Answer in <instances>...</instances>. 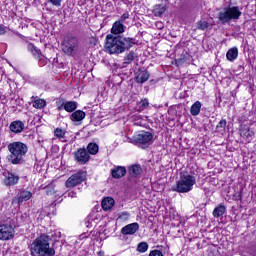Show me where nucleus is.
I'll list each match as a JSON object with an SVG mask.
<instances>
[{
    "label": "nucleus",
    "instance_id": "7",
    "mask_svg": "<svg viewBox=\"0 0 256 256\" xmlns=\"http://www.w3.org/2000/svg\"><path fill=\"white\" fill-rule=\"evenodd\" d=\"M154 141V135L149 131H141L132 138H128V143H132V145H136L140 149H149V146L153 145Z\"/></svg>",
    "mask_w": 256,
    "mask_h": 256
},
{
    "label": "nucleus",
    "instance_id": "9",
    "mask_svg": "<svg viewBox=\"0 0 256 256\" xmlns=\"http://www.w3.org/2000/svg\"><path fill=\"white\" fill-rule=\"evenodd\" d=\"M86 176L84 172H77L72 174L65 182L66 187H77V185H81L83 181H85Z\"/></svg>",
    "mask_w": 256,
    "mask_h": 256
},
{
    "label": "nucleus",
    "instance_id": "23",
    "mask_svg": "<svg viewBox=\"0 0 256 256\" xmlns=\"http://www.w3.org/2000/svg\"><path fill=\"white\" fill-rule=\"evenodd\" d=\"M64 109L67 111V113H73L77 107H79V103L75 101H67L63 104Z\"/></svg>",
    "mask_w": 256,
    "mask_h": 256
},
{
    "label": "nucleus",
    "instance_id": "17",
    "mask_svg": "<svg viewBox=\"0 0 256 256\" xmlns=\"http://www.w3.org/2000/svg\"><path fill=\"white\" fill-rule=\"evenodd\" d=\"M126 27L124 26L123 22L121 21H116L113 23L112 28H111V33L112 35H121V33H125Z\"/></svg>",
    "mask_w": 256,
    "mask_h": 256
},
{
    "label": "nucleus",
    "instance_id": "10",
    "mask_svg": "<svg viewBox=\"0 0 256 256\" xmlns=\"http://www.w3.org/2000/svg\"><path fill=\"white\" fill-rule=\"evenodd\" d=\"M15 237V229L13 226L9 224H1L0 225V240L1 241H9V239H13Z\"/></svg>",
    "mask_w": 256,
    "mask_h": 256
},
{
    "label": "nucleus",
    "instance_id": "25",
    "mask_svg": "<svg viewBox=\"0 0 256 256\" xmlns=\"http://www.w3.org/2000/svg\"><path fill=\"white\" fill-rule=\"evenodd\" d=\"M135 61V52L130 51L123 59V67H127V65H131V63Z\"/></svg>",
    "mask_w": 256,
    "mask_h": 256
},
{
    "label": "nucleus",
    "instance_id": "41",
    "mask_svg": "<svg viewBox=\"0 0 256 256\" xmlns=\"http://www.w3.org/2000/svg\"><path fill=\"white\" fill-rule=\"evenodd\" d=\"M7 33V27L0 25V35H5Z\"/></svg>",
    "mask_w": 256,
    "mask_h": 256
},
{
    "label": "nucleus",
    "instance_id": "11",
    "mask_svg": "<svg viewBox=\"0 0 256 256\" xmlns=\"http://www.w3.org/2000/svg\"><path fill=\"white\" fill-rule=\"evenodd\" d=\"M75 161L79 163L80 165H85V163H89V159H91V156L89 155V152L85 148L78 149L75 154Z\"/></svg>",
    "mask_w": 256,
    "mask_h": 256
},
{
    "label": "nucleus",
    "instance_id": "36",
    "mask_svg": "<svg viewBox=\"0 0 256 256\" xmlns=\"http://www.w3.org/2000/svg\"><path fill=\"white\" fill-rule=\"evenodd\" d=\"M129 217H131V214L124 211L119 214L118 219H120V221H129Z\"/></svg>",
    "mask_w": 256,
    "mask_h": 256
},
{
    "label": "nucleus",
    "instance_id": "26",
    "mask_svg": "<svg viewBox=\"0 0 256 256\" xmlns=\"http://www.w3.org/2000/svg\"><path fill=\"white\" fill-rule=\"evenodd\" d=\"M226 211H227V208H225L224 205H219L213 210V216L216 218L223 217Z\"/></svg>",
    "mask_w": 256,
    "mask_h": 256
},
{
    "label": "nucleus",
    "instance_id": "24",
    "mask_svg": "<svg viewBox=\"0 0 256 256\" xmlns=\"http://www.w3.org/2000/svg\"><path fill=\"white\" fill-rule=\"evenodd\" d=\"M202 106L201 101H196L190 108L191 115H193V117H197V115L201 113Z\"/></svg>",
    "mask_w": 256,
    "mask_h": 256
},
{
    "label": "nucleus",
    "instance_id": "31",
    "mask_svg": "<svg viewBox=\"0 0 256 256\" xmlns=\"http://www.w3.org/2000/svg\"><path fill=\"white\" fill-rule=\"evenodd\" d=\"M47 105V102H45L44 99H37L33 102V107L35 109H43Z\"/></svg>",
    "mask_w": 256,
    "mask_h": 256
},
{
    "label": "nucleus",
    "instance_id": "34",
    "mask_svg": "<svg viewBox=\"0 0 256 256\" xmlns=\"http://www.w3.org/2000/svg\"><path fill=\"white\" fill-rule=\"evenodd\" d=\"M209 28V22L205 21V20H200L199 22H197V29H199L200 31H205V29Z\"/></svg>",
    "mask_w": 256,
    "mask_h": 256
},
{
    "label": "nucleus",
    "instance_id": "20",
    "mask_svg": "<svg viewBox=\"0 0 256 256\" xmlns=\"http://www.w3.org/2000/svg\"><path fill=\"white\" fill-rule=\"evenodd\" d=\"M143 172V169L141 168L140 165H132L128 168V173L130 175V177H139V175H141V173Z\"/></svg>",
    "mask_w": 256,
    "mask_h": 256
},
{
    "label": "nucleus",
    "instance_id": "12",
    "mask_svg": "<svg viewBox=\"0 0 256 256\" xmlns=\"http://www.w3.org/2000/svg\"><path fill=\"white\" fill-rule=\"evenodd\" d=\"M149 77V71H147L145 68H140L136 72L135 82L140 84L147 83V81H149Z\"/></svg>",
    "mask_w": 256,
    "mask_h": 256
},
{
    "label": "nucleus",
    "instance_id": "44",
    "mask_svg": "<svg viewBox=\"0 0 256 256\" xmlns=\"http://www.w3.org/2000/svg\"><path fill=\"white\" fill-rule=\"evenodd\" d=\"M63 142H67V140H62Z\"/></svg>",
    "mask_w": 256,
    "mask_h": 256
},
{
    "label": "nucleus",
    "instance_id": "14",
    "mask_svg": "<svg viewBox=\"0 0 256 256\" xmlns=\"http://www.w3.org/2000/svg\"><path fill=\"white\" fill-rule=\"evenodd\" d=\"M4 177V183L7 187H11L19 183V177L17 176V174L11 172H4Z\"/></svg>",
    "mask_w": 256,
    "mask_h": 256
},
{
    "label": "nucleus",
    "instance_id": "35",
    "mask_svg": "<svg viewBox=\"0 0 256 256\" xmlns=\"http://www.w3.org/2000/svg\"><path fill=\"white\" fill-rule=\"evenodd\" d=\"M225 127H227V120L222 119L216 126V130L218 132L225 131Z\"/></svg>",
    "mask_w": 256,
    "mask_h": 256
},
{
    "label": "nucleus",
    "instance_id": "18",
    "mask_svg": "<svg viewBox=\"0 0 256 256\" xmlns=\"http://www.w3.org/2000/svg\"><path fill=\"white\" fill-rule=\"evenodd\" d=\"M86 116L87 114H85L83 110H76L70 115V119L71 121L79 122L83 121V119H85Z\"/></svg>",
    "mask_w": 256,
    "mask_h": 256
},
{
    "label": "nucleus",
    "instance_id": "2",
    "mask_svg": "<svg viewBox=\"0 0 256 256\" xmlns=\"http://www.w3.org/2000/svg\"><path fill=\"white\" fill-rule=\"evenodd\" d=\"M133 45H137V39L121 35L108 34L106 36V49L110 55H119L129 51Z\"/></svg>",
    "mask_w": 256,
    "mask_h": 256
},
{
    "label": "nucleus",
    "instance_id": "4",
    "mask_svg": "<svg viewBox=\"0 0 256 256\" xmlns=\"http://www.w3.org/2000/svg\"><path fill=\"white\" fill-rule=\"evenodd\" d=\"M62 51L68 57H75L81 51V42L73 34L67 35L62 41Z\"/></svg>",
    "mask_w": 256,
    "mask_h": 256
},
{
    "label": "nucleus",
    "instance_id": "27",
    "mask_svg": "<svg viewBox=\"0 0 256 256\" xmlns=\"http://www.w3.org/2000/svg\"><path fill=\"white\" fill-rule=\"evenodd\" d=\"M88 155H97L99 153V145L97 143H89L87 146Z\"/></svg>",
    "mask_w": 256,
    "mask_h": 256
},
{
    "label": "nucleus",
    "instance_id": "1",
    "mask_svg": "<svg viewBox=\"0 0 256 256\" xmlns=\"http://www.w3.org/2000/svg\"><path fill=\"white\" fill-rule=\"evenodd\" d=\"M61 239V232H54L51 236L42 233L36 237L30 245V255L32 256H55V247L51 245V237Z\"/></svg>",
    "mask_w": 256,
    "mask_h": 256
},
{
    "label": "nucleus",
    "instance_id": "40",
    "mask_svg": "<svg viewBox=\"0 0 256 256\" xmlns=\"http://www.w3.org/2000/svg\"><path fill=\"white\" fill-rule=\"evenodd\" d=\"M126 19H129V12H125L118 21H121V23H123Z\"/></svg>",
    "mask_w": 256,
    "mask_h": 256
},
{
    "label": "nucleus",
    "instance_id": "19",
    "mask_svg": "<svg viewBox=\"0 0 256 256\" xmlns=\"http://www.w3.org/2000/svg\"><path fill=\"white\" fill-rule=\"evenodd\" d=\"M115 206V200L111 197H106L102 200V209L104 211H109L110 209H113Z\"/></svg>",
    "mask_w": 256,
    "mask_h": 256
},
{
    "label": "nucleus",
    "instance_id": "5",
    "mask_svg": "<svg viewBox=\"0 0 256 256\" xmlns=\"http://www.w3.org/2000/svg\"><path fill=\"white\" fill-rule=\"evenodd\" d=\"M197 183V178L191 174H181L180 179L172 186V191L176 193H189Z\"/></svg>",
    "mask_w": 256,
    "mask_h": 256
},
{
    "label": "nucleus",
    "instance_id": "43",
    "mask_svg": "<svg viewBox=\"0 0 256 256\" xmlns=\"http://www.w3.org/2000/svg\"><path fill=\"white\" fill-rule=\"evenodd\" d=\"M0 209H3V203H0Z\"/></svg>",
    "mask_w": 256,
    "mask_h": 256
},
{
    "label": "nucleus",
    "instance_id": "22",
    "mask_svg": "<svg viewBox=\"0 0 256 256\" xmlns=\"http://www.w3.org/2000/svg\"><path fill=\"white\" fill-rule=\"evenodd\" d=\"M28 51H30V53H32V55L36 58V59H41V57H43V54H41V50L38 49L37 47H35V45H33V43H29L27 46Z\"/></svg>",
    "mask_w": 256,
    "mask_h": 256
},
{
    "label": "nucleus",
    "instance_id": "3",
    "mask_svg": "<svg viewBox=\"0 0 256 256\" xmlns=\"http://www.w3.org/2000/svg\"><path fill=\"white\" fill-rule=\"evenodd\" d=\"M7 149L10 153L6 157L8 163L12 165H23L25 163V157L29 152V146L26 143L21 141L11 142L7 145Z\"/></svg>",
    "mask_w": 256,
    "mask_h": 256
},
{
    "label": "nucleus",
    "instance_id": "15",
    "mask_svg": "<svg viewBox=\"0 0 256 256\" xmlns=\"http://www.w3.org/2000/svg\"><path fill=\"white\" fill-rule=\"evenodd\" d=\"M139 231V223L134 222L121 229L122 235H135Z\"/></svg>",
    "mask_w": 256,
    "mask_h": 256
},
{
    "label": "nucleus",
    "instance_id": "37",
    "mask_svg": "<svg viewBox=\"0 0 256 256\" xmlns=\"http://www.w3.org/2000/svg\"><path fill=\"white\" fill-rule=\"evenodd\" d=\"M63 196L65 197V199H67V197H70L71 199H75V197H77V192L75 191H66Z\"/></svg>",
    "mask_w": 256,
    "mask_h": 256
},
{
    "label": "nucleus",
    "instance_id": "13",
    "mask_svg": "<svg viewBox=\"0 0 256 256\" xmlns=\"http://www.w3.org/2000/svg\"><path fill=\"white\" fill-rule=\"evenodd\" d=\"M110 173L113 179H121L127 175V168L125 166H114Z\"/></svg>",
    "mask_w": 256,
    "mask_h": 256
},
{
    "label": "nucleus",
    "instance_id": "21",
    "mask_svg": "<svg viewBox=\"0 0 256 256\" xmlns=\"http://www.w3.org/2000/svg\"><path fill=\"white\" fill-rule=\"evenodd\" d=\"M239 57V49L237 47L230 48L226 53L228 61H235Z\"/></svg>",
    "mask_w": 256,
    "mask_h": 256
},
{
    "label": "nucleus",
    "instance_id": "32",
    "mask_svg": "<svg viewBox=\"0 0 256 256\" xmlns=\"http://www.w3.org/2000/svg\"><path fill=\"white\" fill-rule=\"evenodd\" d=\"M65 130H63L62 128H56L54 130V135L55 137H57V139L63 140L65 139Z\"/></svg>",
    "mask_w": 256,
    "mask_h": 256
},
{
    "label": "nucleus",
    "instance_id": "28",
    "mask_svg": "<svg viewBox=\"0 0 256 256\" xmlns=\"http://www.w3.org/2000/svg\"><path fill=\"white\" fill-rule=\"evenodd\" d=\"M241 136L245 137V139H253V137H255V132L249 128H242Z\"/></svg>",
    "mask_w": 256,
    "mask_h": 256
},
{
    "label": "nucleus",
    "instance_id": "33",
    "mask_svg": "<svg viewBox=\"0 0 256 256\" xmlns=\"http://www.w3.org/2000/svg\"><path fill=\"white\" fill-rule=\"evenodd\" d=\"M139 111H145L147 107H149V100L147 98L142 99L140 102H138Z\"/></svg>",
    "mask_w": 256,
    "mask_h": 256
},
{
    "label": "nucleus",
    "instance_id": "39",
    "mask_svg": "<svg viewBox=\"0 0 256 256\" xmlns=\"http://www.w3.org/2000/svg\"><path fill=\"white\" fill-rule=\"evenodd\" d=\"M48 3H51L54 7H61L63 0H48Z\"/></svg>",
    "mask_w": 256,
    "mask_h": 256
},
{
    "label": "nucleus",
    "instance_id": "30",
    "mask_svg": "<svg viewBox=\"0 0 256 256\" xmlns=\"http://www.w3.org/2000/svg\"><path fill=\"white\" fill-rule=\"evenodd\" d=\"M148 250L149 244L147 242H140L136 248V251H138V253H147Z\"/></svg>",
    "mask_w": 256,
    "mask_h": 256
},
{
    "label": "nucleus",
    "instance_id": "42",
    "mask_svg": "<svg viewBox=\"0 0 256 256\" xmlns=\"http://www.w3.org/2000/svg\"><path fill=\"white\" fill-rule=\"evenodd\" d=\"M98 255L103 256V255H105V252L100 251V252H98Z\"/></svg>",
    "mask_w": 256,
    "mask_h": 256
},
{
    "label": "nucleus",
    "instance_id": "38",
    "mask_svg": "<svg viewBox=\"0 0 256 256\" xmlns=\"http://www.w3.org/2000/svg\"><path fill=\"white\" fill-rule=\"evenodd\" d=\"M149 256H165L161 250H151Z\"/></svg>",
    "mask_w": 256,
    "mask_h": 256
},
{
    "label": "nucleus",
    "instance_id": "29",
    "mask_svg": "<svg viewBox=\"0 0 256 256\" xmlns=\"http://www.w3.org/2000/svg\"><path fill=\"white\" fill-rule=\"evenodd\" d=\"M165 11H167V8L165 6L156 5L154 7L153 13H154L155 17H162L163 14L165 13Z\"/></svg>",
    "mask_w": 256,
    "mask_h": 256
},
{
    "label": "nucleus",
    "instance_id": "6",
    "mask_svg": "<svg viewBox=\"0 0 256 256\" xmlns=\"http://www.w3.org/2000/svg\"><path fill=\"white\" fill-rule=\"evenodd\" d=\"M242 12L239 9V6H229L223 8L218 13V21L222 25H227V23H231V21H238L241 18Z\"/></svg>",
    "mask_w": 256,
    "mask_h": 256
},
{
    "label": "nucleus",
    "instance_id": "8",
    "mask_svg": "<svg viewBox=\"0 0 256 256\" xmlns=\"http://www.w3.org/2000/svg\"><path fill=\"white\" fill-rule=\"evenodd\" d=\"M33 197V192L27 189H20L18 190L16 196L12 199V203L14 205H21L29 201Z\"/></svg>",
    "mask_w": 256,
    "mask_h": 256
},
{
    "label": "nucleus",
    "instance_id": "16",
    "mask_svg": "<svg viewBox=\"0 0 256 256\" xmlns=\"http://www.w3.org/2000/svg\"><path fill=\"white\" fill-rule=\"evenodd\" d=\"M9 129L12 131V133H23V129H25V123H23L21 120L13 121L11 122Z\"/></svg>",
    "mask_w": 256,
    "mask_h": 256
}]
</instances>
